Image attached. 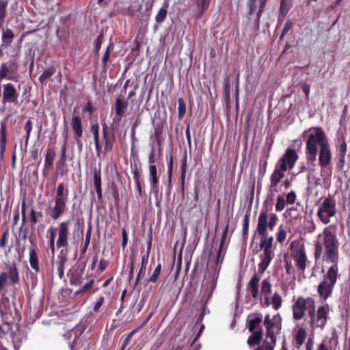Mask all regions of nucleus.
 <instances>
[{
    "label": "nucleus",
    "instance_id": "nucleus-32",
    "mask_svg": "<svg viewBox=\"0 0 350 350\" xmlns=\"http://www.w3.org/2000/svg\"><path fill=\"white\" fill-rule=\"evenodd\" d=\"M306 338V332L305 329L302 327H299L295 336L297 345H301L304 342Z\"/></svg>",
    "mask_w": 350,
    "mask_h": 350
},
{
    "label": "nucleus",
    "instance_id": "nucleus-22",
    "mask_svg": "<svg viewBox=\"0 0 350 350\" xmlns=\"http://www.w3.org/2000/svg\"><path fill=\"white\" fill-rule=\"evenodd\" d=\"M127 106L128 103L126 102L123 101L120 98H116L115 103V109L116 116L119 117L118 120H120L124 112L126 111Z\"/></svg>",
    "mask_w": 350,
    "mask_h": 350
},
{
    "label": "nucleus",
    "instance_id": "nucleus-53",
    "mask_svg": "<svg viewBox=\"0 0 350 350\" xmlns=\"http://www.w3.org/2000/svg\"><path fill=\"white\" fill-rule=\"evenodd\" d=\"M249 223H250V215L248 214H245L244 216L243 224V231L244 234H246L248 231Z\"/></svg>",
    "mask_w": 350,
    "mask_h": 350
},
{
    "label": "nucleus",
    "instance_id": "nucleus-39",
    "mask_svg": "<svg viewBox=\"0 0 350 350\" xmlns=\"http://www.w3.org/2000/svg\"><path fill=\"white\" fill-rule=\"evenodd\" d=\"M286 202L282 196H278L276 199L275 211H282L284 209Z\"/></svg>",
    "mask_w": 350,
    "mask_h": 350
},
{
    "label": "nucleus",
    "instance_id": "nucleus-59",
    "mask_svg": "<svg viewBox=\"0 0 350 350\" xmlns=\"http://www.w3.org/2000/svg\"><path fill=\"white\" fill-rule=\"evenodd\" d=\"M210 0H198V6L204 11L207 9Z\"/></svg>",
    "mask_w": 350,
    "mask_h": 350
},
{
    "label": "nucleus",
    "instance_id": "nucleus-33",
    "mask_svg": "<svg viewBox=\"0 0 350 350\" xmlns=\"http://www.w3.org/2000/svg\"><path fill=\"white\" fill-rule=\"evenodd\" d=\"M272 285L269 278H265L261 283V293L262 295H269L271 293Z\"/></svg>",
    "mask_w": 350,
    "mask_h": 350
},
{
    "label": "nucleus",
    "instance_id": "nucleus-40",
    "mask_svg": "<svg viewBox=\"0 0 350 350\" xmlns=\"http://www.w3.org/2000/svg\"><path fill=\"white\" fill-rule=\"evenodd\" d=\"M10 72V66L7 64H1L0 67V81L3 79H10L8 77V74Z\"/></svg>",
    "mask_w": 350,
    "mask_h": 350
},
{
    "label": "nucleus",
    "instance_id": "nucleus-60",
    "mask_svg": "<svg viewBox=\"0 0 350 350\" xmlns=\"http://www.w3.org/2000/svg\"><path fill=\"white\" fill-rule=\"evenodd\" d=\"M92 131H93L94 138L99 137V126L98 124L92 126Z\"/></svg>",
    "mask_w": 350,
    "mask_h": 350
},
{
    "label": "nucleus",
    "instance_id": "nucleus-13",
    "mask_svg": "<svg viewBox=\"0 0 350 350\" xmlns=\"http://www.w3.org/2000/svg\"><path fill=\"white\" fill-rule=\"evenodd\" d=\"M317 155H319V165L323 172L329 167L332 161V154L329 144L319 150Z\"/></svg>",
    "mask_w": 350,
    "mask_h": 350
},
{
    "label": "nucleus",
    "instance_id": "nucleus-11",
    "mask_svg": "<svg viewBox=\"0 0 350 350\" xmlns=\"http://www.w3.org/2000/svg\"><path fill=\"white\" fill-rule=\"evenodd\" d=\"M70 220L58 224V232L56 245L58 248L66 247L70 243H75V239L70 232Z\"/></svg>",
    "mask_w": 350,
    "mask_h": 350
},
{
    "label": "nucleus",
    "instance_id": "nucleus-12",
    "mask_svg": "<svg viewBox=\"0 0 350 350\" xmlns=\"http://www.w3.org/2000/svg\"><path fill=\"white\" fill-rule=\"evenodd\" d=\"M281 317L278 314L270 317V315L267 314L264 320V325L266 328V337L269 338L270 340L273 342H276V334L281 329Z\"/></svg>",
    "mask_w": 350,
    "mask_h": 350
},
{
    "label": "nucleus",
    "instance_id": "nucleus-64",
    "mask_svg": "<svg viewBox=\"0 0 350 350\" xmlns=\"http://www.w3.org/2000/svg\"><path fill=\"white\" fill-rule=\"evenodd\" d=\"M122 246L124 247L127 244V234L125 229L122 230Z\"/></svg>",
    "mask_w": 350,
    "mask_h": 350
},
{
    "label": "nucleus",
    "instance_id": "nucleus-6",
    "mask_svg": "<svg viewBox=\"0 0 350 350\" xmlns=\"http://www.w3.org/2000/svg\"><path fill=\"white\" fill-rule=\"evenodd\" d=\"M221 250L222 243L220 244V246L217 251V259L215 265L213 268L212 271L210 270V268L208 269V271L205 274V277L202 282L201 287V296L202 299L206 303L211 297L216 287L220 269V267L218 266V264L223 260V257L221 256Z\"/></svg>",
    "mask_w": 350,
    "mask_h": 350
},
{
    "label": "nucleus",
    "instance_id": "nucleus-3",
    "mask_svg": "<svg viewBox=\"0 0 350 350\" xmlns=\"http://www.w3.org/2000/svg\"><path fill=\"white\" fill-rule=\"evenodd\" d=\"M279 218L275 213H271L268 215L267 208H262L260 212L256 232L260 236V248L263 250V254H270L273 256V237L269 236L267 228L273 230L278 224Z\"/></svg>",
    "mask_w": 350,
    "mask_h": 350
},
{
    "label": "nucleus",
    "instance_id": "nucleus-26",
    "mask_svg": "<svg viewBox=\"0 0 350 350\" xmlns=\"http://www.w3.org/2000/svg\"><path fill=\"white\" fill-rule=\"evenodd\" d=\"M148 256H149V252H148V253L146 254H144L142 256V266H141V268L139 269L138 274L136 277V282H135L136 284H138L139 281L140 280L141 277H144L145 275L146 267V265H147L148 261Z\"/></svg>",
    "mask_w": 350,
    "mask_h": 350
},
{
    "label": "nucleus",
    "instance_id": "nucleus-47",
    "mask_svg": "<svg viewBox=\"0 0 350 350\" xmlns=\"http://www.w3.org/2000/svg\"><path fill=\"white\" fill-rule=\"evenodd\" d=\"M66 161V142L64 141L60 151L59 162L62 165H64Z\"/></svg>",
    "mask_w": 350,
    "mask_h": 350
},
{
    "label": "nucleus",
    "instance_id": "nucleus-38",
    "mask_svg": "<svg viewBox=\"0 0 350 350\" xmlns=\"http://www.w3.org/2000/svg\"><path fill=\"white\" fill-rule=\"evenodd\" d=\"M103 126V137L105 139V152H107L111 148L112 145L109 142V139L107 137V129L108 128H107V124H104Z\"/></svg>",
    "mask_w": 350,
    "mask_h": 350
},
{
    "label": "nucleus",
    "instance_id": "nucleus-44",
    "mask_svg": "<svg viewBox=\"0 0 350 350\" xmlns=\"http://www.w3.org/2000/svg\"><path fill=\"white\" fill-rule=\"evenodd\" d=\"M328 342L332 343V342H335L336 340L334 338H325L322 342L319 345L318 350H332L331 347L328 346Z\"/></svg>",
    "mask_w": 350,
    "mask_h": 350
},
{
    "label": "nucleus",
    "instance_id": "nucleus-55",
    "mask_svg": "<svg viewBox=\"0 0 350 350\" xmlns=\"http://www.w3.org/2000/svg\"><path fill=\"white\" fill-rule=\"evenodd\" d=\"M293 27V22L290 20L287 21L284 25V27L283 28L282 34H281V38L292 28Z\"/></svg>",
    "mask_w": 350,
    "mask_h": 350
},
{
    "label": "nucleus",
    "instance_id": "nucleus-14",
    "mask_svg": "<svg viewBox=\"0 0 350 350\" xmlns=\"http://www.w3.org/2000/svg\"><path fill=\"white\" fill-rule=\"evenodd\" d=\"M18 94L12 83L3 85L2 103H14L17 101Z\"/></svg>",
    "mask_w": 350,
    "mask_h": 350
},
{
    "label": "nucleus",
    "instance_id": "nucleus-19",
    "mask_svg": "<svg viewBox=\"0 0 350 350\" xmlns=\"http://www.w3.org/2000/svg\"><path fill=\"white\" fill-rule=\"evenodd\" d=\"M71 126L75 136L81 137L83 134V126L81 119L78 116H73L71 120Z\"/></svg>",
    "mask_w": 350,
    "mask_h": 350
},
{
    "label": "nucleus",
    "instance_id": "nucleus-8",
    "mask_svg": "<svg viewBox=\"0 0 350 350\" xmlns=\"http://www.w3.org/2000/svg\"><path fill=\"white\" fill-rule=\"evenodd\" d=\"M337 212L336 200L329 195L327 197L321 199L318 204L317 215L320 221L327 225L331 221Z\"/></svg>",
    "mask_w": 350,
    "mask_h": 350
},
{
    "label": "nucleus",
    "instance_id": "nucleus-31",
    "mask_svg": "<svg viewBox=\"0 0 350 350\" xmlns=\"http://www.w3.org/2000/svg\"><path fill=\"white\" fill-rule=\"evenodd\" d=\"M271 298V306L274 310H277L281 308L283 300L279 293L275 292Z\"/></svg>",
    "mask_w": 350,
    "mask_h": 350
},
{
    "label": "nucleus",
    "instance_id": "nucleus-1",
    "mask_svg": "<svg viewBox=\"0 0 350 350\" xmlns=\"http://www.w3.org/2000/svg\"><path fill=\"white\" fill-rule=\"evenodd\" d=\"M315 301L312 297H298L292 305L293 318L295 321L303 319L305 312L308 310V324L311 330L314 331L317 328L323 329L328 319L329 308L327 304L321 306L315 311Z\"/></svg>",
    "mask_w": 350,
    "mask_h": 350
},
{
    "label": "nucleus",
    "instance_id": "nucleus-54",
    "mask_svg": "<svg viewBox=\"0 0 350 350\" xmlns=\"http://www.w3.org/2000/svg\"><path fill=\"white\" fill-rule=\"evenodd\" d=\"M26 202L23 199L21 204V216H22V225H24L26 221Z\"/></svg>",
    "mask_w": 350,
    "mask_h": 350
},
{
    "label": "nucleus",
    "instance_id": "nucleus-63",
    "mask_svg": "<svg viewBox=\"0 0 350 350\" xmlns=\"http://www.w3.org/2000/svg\"><path fill=\"white\" fill-rule=\"evenodd\" d=\"M94 142L95 144L97 155L99 156L102 148L99 143V137L94 138Z\"/></svg>",
    "mask_w": 350,
    "mask_h": 350
},
{
    "label": "nucleus",
    "instance_id": "nucleus-49",
    "mask_svg": "<svg viewBox=\"0 0 350 350\" xmlns=\"http://www.w3.org/2000/svg\"><path fill=\"white\" fill-rule=\"evenodd\" d=\"M133 178H134L135 184H136V187H137V191L139 193V196H142V187H141V184L139 182V174L137 172V171L134 172Z\"/></svg>",
    "mask_w": 350,
    "mask_h": 350
},
{
    "label": "nucleus",
    "instance_id": "nucleus-36",
    "mask_svg": "<svg viewBox=\"0 0 350 350\" xmlns=\"http://www.w3.org/2000/svg\"><path fill=\"white\" fill-rule=\"evenodd\" d=\"M286 231L282 225H280L278 228V231L276 233V239L278 241L282 243L286 238Z\"/></svg>",
    "mask_w": 350,
    "mask_h": 350
},
{
    "label": "nucleus",
    "instance_id": "nucleus-58",
    "mask_svg": "<svg viewBox=\"0 0 350 350\" xmlns=\"http://www.w3.org/2000/svg\"><path fill=\"white\" fill-rule=\"evenodd\" d=\"M104 297L103 296H100L98 301L95 303L94 304V311L95 312H97L99 308L101 307V306L103 305V302H104Z\"/></svg>",
    "mask_w": 350,
    "mask_h": 350
},
{
    "label": "nucleus",
    "instance_id": "nucleus-37",
    "mask_svg": "<svg viewBox=\"0 0 350 350\" xmlns=\"http://www.w3.org/2000/svg\"><path fill=\"white\" fill-rule=\"evenodd\" d=\"M2 38L3 42H5L6 44L8 46L12 41V39L14 38V33L12 30L7 29L5 31H3Z\"/></svg>",
    "mask_w": 350,
    "mask_h": 350
},
{
    "label": "nucleus",
    "instance_id": "nucleus-61",
    "mask_svg": "<svg viewBox=\"0 0 350 350\" xmlns=\"http://www.w3.org/2000/svg\"><path fill=\"white\" fill-rule=\"evenodd\" d=\"M109 59V47H107V51L105 53V54L103 57V59H102L103 64L104 66H105L107 64V63L108 62Z\"/></svg>",
    "mask_w": 350,
    "mask_h": 350
},
{
    "label": "nucleus",
    "instance_id": "nucleus-41",
    "mask_svg": "<svg viewBox=\"0 0 350 350\" xmlns=\"http://www.w3.org/2000/svg\"><path fill=\"white\" fill-rule=\"evenodd\" d=\"M6 144V126L5 124H1L0 131V145L1 148L5 147Z\"/></svg>",
    "mask_w": 350,
    "mask_h": 350
},
{
    "label": "nucleus",
    "instance_id": "nucleus-34",
    "mask_svg": "<svg viewBox=\"0 0 350 350\" xmlns=\"http://www.w3.org/2000/svg\"><path fill=\"white\" fill-rule=\"evenodd\" d=\"M56 198L61 200H68V190L64 188L63 184L60 183L58 185L56 192Z\"/></svg>",
    "mask_w": 350,
    "mask_h": 350
},
{
    "label": "nucleus",
    "instance_id": "nucleus-46",
    "mask_svg": "<svg viewBox=\"0 0 350 350\" xmlns=\"http://www.w3.org/2000/svg\"><path fill=\"white\" fill-rule=\"evenodd\" d=\"M85 277L88 280L87 282L80 290L76 291V294L83 293V292L88 291V289H90L92 286V285L94 284V280L89 279L88 274L85 275Z\"/></svg>",
    "mask_w": 350,
    "mask_h": 350
},
{
    "label": "nucleus",
    "instance_id": "nucleus-15",
    "mask_svg": "<svg viewBox=\"0 0 350 350\" xmlns=\"http://www.w3.org/2000/svg\"><path fill=\"white\" fill-rule=\"evenodd\" d=\"M84 275L85 273L83 269H73L70 270L68 273L70 284L75 286L82 284L86 278Z\"/></svg>",
    "mask_w": 350,
    "mask_h": 350
},
{
    "label": "nucleus",
    "instance_id": "nucleus-30",
    "mask_svg": "<svg viewBox=\"0 0 350 350\" xmlns=\"http://www.w3.org/2000/svg\"><path fill=\"white\" fill-rule=\"evenodd\" d=\"M252 334L248 338L247 343L250 345H254L258 344L262 337V329H259L258 332H252Z\"/></svg>",
    "mask_w": 350,
    "mask_h": 350
},
{
    "label": "nucleus",
    "instance_id": "nucleus-4",
    "mask_svg": "<svg viewBox=\"0 0 350 350\" xmlns=\"http://www.w3.org/2000/svg\"><path fill=\"white\" fill-rule=\"evenodd\" d=\"M302 136L306 144V156L315 160L318 151L329 144L325 133L321 127L310 128L303 133Z\"/></svg>",
    "mask_w": 350,
    "mask_h": 350
},
{
    "label": "nucleus",
    "instance_id": "nucleus-17",
    "mask_svg": "<svg viewBox=\"0 0 350 350\" xmlns=\"http://www.w3.org/2000/svg\"><path fill=\"white\" fill-rule=\"evenodd\" d=\"M68 200H61L59 198L55 199V206L53 208V214L51 215L54 220H57L66 210V202Z\"/></svg>",
    "mask_w": 350,
    "mask_h": 350
},
{
    "label": "nucleus",
    "instance_id": "nucleus-57",
    "mask_svg": "<svg viewBox=\"0 0 350 350\" xmlns=\"http://www.w3.org/2000/svg\"><path fill=\"white\" fill-rule=\"evenodd\" d=\"M103 40V35L101 33L100 34L96 40V52L98 53V51L100 49L101 44Z\"/></svg>",
    "mask_w": 350,
    "mask_h": 350
},
{
    "label": "nucleus",
    "instance_id": "nucleus-50",
    "mask_svg": "<svg viewBox=\"0 0 350 350\" xmlns=\"http://www.w3.org/2000/svg\"><path fill=\"white\" fill-rule=\"evenodd\" d=\"M297 199L296 193L294 191H291L286 195V203L288 204H293Z\"/></svg>",
    "mask_w": 350,
    "mask_h": 350
},
{
    "label": "nucleus",
    "instance_id": "nucleus-35",
    "mask_svg": "<svg viewBox=\"0 0 350 350\" xmlns=\"http://www.w3.org/2000/svg\"><path fill=\"white\" fill-rule=\"evenodd\" d=\"M54 73L55 69L53 68H49L44 70V72L40 75L39 77V81L43 83L46 81V79L52 77Z\"/></svg>",
    "mask_w": 350,
    "mask_h": 350
},
{
    "label": "nucleus",
    "instance_id": "nucleus-29",
    "mask_svg": "<svg viewBox=\"0 0 350 350\" xmlns=\"http://www.w3.org/2000/svg\"><path fill=\"white\" fill-rule=\"evenodd\" d=\"M262 323V317H256L251 319L249 322V330L250 332H258L259 329H262L260 327V323Z\"/></svg>",
    "mask_w": 350,
    "mask_h": 350
},
{
    "label": "nucleus",
    "instance_id": "nucleus-48",
    "mask_svg": "<svg viewBox=\"0 0 350 350\" xmlns=\"http://www.w3.org/2000/svg\"><path fill=\"white\" fill-rule=\"evenodd\" d=\"M161 264H159L157 266V267L155 268V269L154 270L152 275L150 278V282H155L158 280L159 275L161 273Z\"/></svg>",
    "mask_w": 350,
    "mask_h": 350
},
{
    "label": "nucleus",
    "instance_id": "nucleus-45",
    "mask_svg": "<svg viewBox=\"0 0 350 350\" xmlns=\"http://www.w3.org/2000/svg\"><path fill=\"white\" fill-rule=\"evenodd\" d=\"M284 269H285L286 273H288L289 275L291 274L292 271H293V265H292L291 260H290V258L287 255L284 256Z\"/></svg>",
    "mask_w": 350,
    "mask_h": 350
},
{
    "label": "nucleus",
    "instance_id": "nucleus-51",
    "mask_svg": "<svg viewBox=\"0 0 350 350\" xmlns=\"http://www.w3.org/2000/svg\"><path fill=\"white\" fill-rule=\"evenodd\" d=\"M25 129L26 130V137L25 141L26 143H27L29 138L30 137V133L32 129V123L30 120H27L25 125Z\"/></svg>",
    "mask_w": 350,
    "mask_h": 350
},
{
    "label": "nucleus",
    "instance_id": "nucleus-42",
    "mask_svg": "<svg viewBox=\"0 0 350 350\" xmlns=\"http://www.w3.org/2000/svg\"><path fill=\"white\" fill-rule=\"evenodd\" d=\"M167 13V11L166 8H161L159 10V12L157 13V14L156 15V17H155L156 21L159 23H162L166 18Z\"/></svg>",
    "mask_w": 350,
    "mask_h": 350
},
{
    "label": "nucleus",
    "instance_id": "nucleus-52",
    "mask_svg": "<svg viewBox=\"0 0 350 350\" xmlns=\"http://www.w3.org/2000/svg\"><path fill=\"white\" fill-rule=\"evenodd\" d=\"M7 5V1H0V21H2L5 17Z\"/></svg>",
    "mask_w": 350,
    "mask_h": 350
},
{
    "label": "nucleus",
    "instance_id": "nucleus-43",
    "mask_svg": "<svg viewBox=\"0 0 350 350\" xmlns=\"http://www.w3.org/2000/svg\"><path fill=\"white\" fill-rule=\"evenodd\" d=\"M178 116H179V118H182L185 114V112H186V107H185V101L183 98H178Z\"/></svg>",
    "mask_w": 350,
    "mask_h": 350
},
{
    "label": "nucleus",
    "instance_id": "nucleus-25",
    "mask_svg": "<svg viewBox=\"0 0 350 350\" xmlns=\"http://www.w3.org/2000/svg\"><path fill=\"white\" fill-rule=\"evenodd\" d=\"M55 156V150L53 148H47L44 159L45 169L50 170L52 167Z\"/></svg>",
    "mask_w": 350,
    "mask_h": 350
},
{
    "label": "nucleus",
    "instance_id": "nucleus-16",
    "mask_svg": "<svg viewBox=\"0 0 350 350\" xmlns=\"http://www.w3.org/2000/svg\"><path fill=\"white\" fill-rule=\"evenodd\" d=\"M68 251L66 249H62L57 256V260L55 262L57 267V273L59 278L64 276V266L68 261L67 258Z\"/></svg>",
    "mask_w": 350,
    "mask_h": 350
},
{
    "label": "nucleus",
    "instance_id": "nucleus-7",
    "mask_svg": "<svg viewBox=\"0 0 350 350\" xmlns=\"http://www.w3.org/2000/svg\"><path fill=\"white\" fill-rule=\"evenodd\" d=\"M330 262L332 265L324 272L323 280L317 287L319 296L324 300L332 295L337 280L340 278L338 261Z\"/></svg>",
    "mask_w": 350,
    "mask_h": 350
},
{
    "label": "nucleus",
    "instance_id": "nucleus-27",
    "mask_svg": "<svg viewBox=\"0 0 350 350\" xmlns=\"http://www.w3.org/2000/svg\"><path fill=\"white\" fill-rule=\"evenodd\" d=\"M48 232L49 233L50 237H49V244H50V249L51 250V252L53 254H55V237L57 236L58 232V226L57 228H54L53 226L49 227L48 229Z\"/></svg>",
    "mask_w": 350,
    "mask_h": 350
},
{
    "label": "nucleus",
    "instance_id": "nucleus-23",
    "mask_svg": "<svg viewBox=\"0 0 350 350\" xmlns=\"http://www.w3.org/2000/svg\"><path fill=\"white\" fill-rule=\"evenodd\" d=\"M306 165H303L300 167L299 172H304L305 171L309 172L310 173L314 172L317 168V164L315 159L310 157L309 156H306Z\"/></svg>",
    "mask_w": 350,
    "mask_h": 350
},
{
    "label": "nucleus",
    "instance_id": "nucleus-28",
    "mask_svg": "<svg viewBox=\"0 0 350 350\" xmlns=\"http://www.w3.org/2000/svg\"><path fill=\"white\" fill-rule=\"evenodd\" d=\"M94 186L96 191L98 198H102L101 177L100 172L94 174Z\"/></svg>",
    "mask_w": 350,
    "mask_h": 350
},
{
    "label": "nucleus",
    "instance_id": "nucleus-10",
    "mask_svg": "<svg viewBox=\"0 0 350 350\" xmlns=\"http://www.w3.org/2000/svg\"><path fill=\"white\" fill-rule=\"evenodd\" d=\"M291 256L298 270L304 273L308 262L304 245L299 241H293L291 244Z\"/></svg>",
    "mask_w": 350,
    "mask_h": 350
},
{
    "label": "nucleus",
    "instance_id": "nucleus-5",
    "mask_svg": "<svg viewBox=\"0 0 350 350\" xmlns=\"http://www.w3.org/2000/svg\"><path fill=\"white\" fill-rule=\"evenodd\" d=\"M299 155L297 152L291 148L286 150L284 154L280 157L275 165L274 170L270 177V188L277 191L276 187L280 181L284 177L287 170L294 167Z\"/></svg>",
    "mask_w": 350,
    "mask_h": 350
},
{
    "label": "nucleus",
    "instance_id": "nucleus-21",
    "mask_svg": "<svg viewBox=\"0 0 350 350\" xmlns=\"http://www.w3.org/2000/svg\"><path fill=\"white\" fill-rule=\"evenodd\" d=\"M273 256L270 254H260V262L258 264V273L262 274L269 267Z\"/></svg>",
    "mask_w": 350,
    "mask_h": 350
},
{
    "label": "nucleus",
    "instance_id": "nucleus-62",
    "mask_svg": "<svg viewBox=\"0 0 350 350\" xmlns=\"http://www.w3.org/2000/svg\"><path fill=\"white\" fill-rule=\"evenodd\" d=\"M30 221L33 223V224H36L38 222V218L36 216V213L34 211V209H31L30 213Z\"/></svg>",
    "mask_w": 350,
    "mask_h": 350
},
{
    "label": "nucleus",
    "instance_id": "nucleus-20",
    "mask_svg": "<svg viewBox=\"0 0 350 350\" xmlns=\"http://www.w3.org/2000/svg\"><path fill=\"white\" fill-rule=\"evenodd\" d=\"M29 260L32 269L36 273L40 272L38 256L36 247L30 250Z\"/></svg>",
    "mask_w": 350,
    "mask_h": 350
},
{
    "label": "nucleus",
    "instance_id": "nucleus-56",
    "mask_svg": "<svg viewBox=\"0 0 350 350\" xmlns=\"http://www.w3.org/2000/svg\"><path fill=\"white\" fill-rule=\"evenodd\" d=\"M263 301H262V306L263 307H269L271 306V298L269 295H262Z\"/></svg>",
    "mask_w": 350,
    "mask_h": 350
},
{
    "label": "nucleus",
    "instance_id": "nucleus-18",
    "mask_svg": "<svg viewBox=\"0 0 350 350\" xmlns=\"http://www.w3.org/2000/svg\"><path fill=\"white\" fill-rule=\"evenodd\" d=\"M260 280V276L257 274H254L247 284V290L254 298H257L258 296Z\"/></svg>",
    "mask_w": 350,
    "mask_h": 350
},
{
    "label": "nucleus",
    "instance_id": "nucleus-9",
    "mask_svg": "<svg viewBox=\"0 0 350 350\" xmlns=\"http://www.w3.org/2000/svg\"><path fill=\"white\" fill-rule=\"evenodd\" d=\"M151 146V150L148 155V163H149V174L151 185V191L156 195L159 193V180L157 177V170L155 163L159 160L161 154V149L159 148L158 154H156V151L153 144H150Z\"/></svg>",
    "mask_w": 350,
    "mask_h": 350
},
{
    "label": "nucleus",
    "instance_id": "nucleus-2",
    "mask_svg": "<svg viewBox=\"0 0 350 350\" xmlns=\"http://www.w3.org/2000/svg\"><path fill=\"white\" fill-rule=\"evenodd\" d=\"M338 245L336 236L332 231L331 227H325L314 241V256L315 260H317L321 257L324 247L323 259L325 262L338 261Z\"/></svg>",
    "mask_w": 350,
    "mask_h": 350
},
{
    "label": "nucleus",
    "instance_id": "nucleus-24",
    "mask_svg": "<svg viewBox=\"0 0 350 350\" xmlns=\"http://www.w3.org/2000/svg\"><path fill=\"white\" fill-rule=\"evenodd\" d=\"M347 150V146L344 139H341L337 146V152L339 157V161L344 163L345 157Z\"/></svg>",
    "mask_w": 350,
    "mask_h": 350
}]
</instances>
